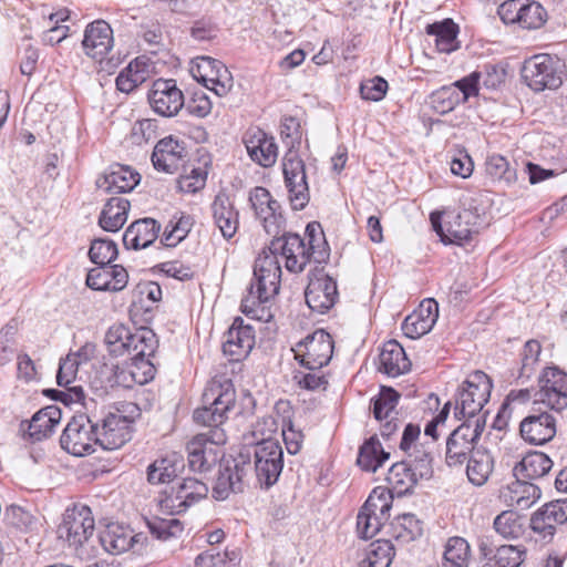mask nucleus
Segmentation results:
<instances>
[{"instance_id":"f257e3e1","label":"nucleus","mask_w":567,"mask_h":567,"mask_svg":"<svg viewBox=\"0 0 567 567\" xmlns=\"http://www.w3.org/2000/svg\"><path fill=\"white\" fill-rule=\"evenodd\" d=\"M270 245L262 249L255 260L254 279L243 298L240 309L251 318H264L265 303L279 292L281 267L279 257L285 267L293 274L302 272L306 266L313 260L317 264L329 259V246L319 223H309L306 227V237L297 234L284 233L272 236Z\"/></svg>"},{"instance_id":"f03ea898","label":"nucleus","mask_w":567,"mask_h":567,"mask_svg":"<svg viewBox=\"0 0 567 567\" xmlns=\"http://www.w3.org/2000/svg\"><path fill=\"white\" fill-rule=\"evenodd\" d=\"M280 135L288 145V151L282 158V173L288 199L293 210L303 209L309 200L310 193L306 175V165L295 150L301 141V126L297 118L286 116L281 121Z\"/></svg>"},{"instance_id":"7ed1b4c3","label":"nucleus","mask_w":567,"mask_h":567,"mask_svg":"<svg viewBox=\"0 0 567 567\" xmlns=\"http://www.w3.org/2000/svg\"><path fill=\"white\" fill-rule=\"evenodd\" d=\"M277 430L275 420L264 417L254 426L252 435H261L260 441L254 443L250 449V457L254 456L256 478L260 487L269 488L277 483L284 468V451L277 440L270 434Z\"/></svg>"},{"instance_id":"20e7f679","label":"nucleus","mask_w":567,"mask_h":567,"mask_svg":"<svg viewBox=\"0 0 567 567\" xmlns=\"http://www.w3.org/2000/svg\"><path fill=\"white\" fill-rule=\"evenodd\" d=\"M236 391L230 379H213L203 393L202 408L194 411L193 419L197 424L218 427L227 419V413L234 408Z\"/></svg>"},{"instance_id":"39448f33","label":"nucleus","mask_w":567,"mask_h":567,"mask_svg":"<svg viewBox=\"0 0 567 567\" xmlns=\"http://www.w3.org/2000/svg\"><path fill=\"white\" fill-rule=\"evenodd\" d=\"M525 84L534 92L557 90L566 76L561 60L547 53L535 54L526 59L520 70Z\"/></svg>"},{"instance_id":"423d86ee","label":"nucleus","mask_w":567,"mask_h":567,"mask_svg":"<svg viewBox=\"0 0 567 567\" xmlns=\"http://www.w3.org/2000/svg\"><path fill=\"white\" fill-rule=\"evenodd\" d=\"M140 414V409L134 403L123 405V410H117L116 413H109L101 427L96 424L99 445L107 451L122 447L131 440L132 424Z\"/></svg>"},{"instance_id":"0eeeda50","label":"nucleus","mask_w":567,"mask_h":567,"mask_svg":"<svg viewBox=\"0 0 567 567\" xmlns=\"http://www.w3.org/2000/svg\"><path fill=\"white\" fill-rule=\"evenodd\" d=\"M492 388V381L486 373L480 370L471 373L457 393L455 415L465 420L481 419L477 413L488 402Z\"/></svg>"},{"instance_id":"6e6552de","label":"nucleus","mask_w":567,"mask_h":567,"mask_svg":"<svg viewBox=\"0 0 567 567\" xmlns=\"http://www.w3.org/2000/svg\"><path fill=\"white\" fill-rule=\"evenodd\" d=\"M485 427V420H465L446 440L445 462L450 467L462 466L476 451V443Z\"/></svg>"},{"instance_id":"1a4fd4ad","label":"nucleus","mask_w":567,"mask_h":567,"mask_svg":"<svg viewBox=\"0 0 567 567\" xmlns=\"http://www.w3.org/2000/svg\"><path fill=\"white\" fill-rule=\"evenodd\" d=\"M251 471L250 451L240 452L236 457L227 461L219 470L213 497L225 501L230 494L244 492L246 478Z\"/></svg>"},{"instance_id":"9d476101","label":"nucleus","mask_w":567,"mask_h":567,"mask_svg":"<svg viewBox=\"0 0 567 567\" xmlns=\"http://www.w3.org/2000/svg\"><path fill=\"white\" fill-rule=\"evenodd\" d=\"M94 528L91 508L84 504H73L65 509L58 527V535L68 542L69 546L79 548L93 535Z\"/></svg>"},{"instance_id":"9b49d317","label":"nucleus","mask_w":567,"mask_h":567,"mask_svg":"<svg viewBox=\"0 0 567 567\" xmlns=\"http://www.w3.org/2000/svg\"><path fill=\"white\" fill-rule=\"evenodd\" d=\"M96 424L87 415L73 416L64 427L60 437L61 447L74 456H84L95 452L99 445Z\"/></svg>"},{"instance_id":"f8f14e48","label":"nucleus","mask_w":567,"mask_h":567,"mask_svg":"<svg viewBox=\"0 0 567 567\" xmlns=\"http://www.w3.org/2000/svg\"><path fill=\"white\" fill-rule=\"evenodd\" d=\"M292 351L295 359L305 369H322L332 358L333 340L328 332L319 329L299 341Z\"/></svg>"},{"instance_id":"ddd939ff","label":"nucleus","mask_w":567,"mask_h":567,"mask_svg":"<svg viewBox=\"0 0 567 567\" xmlns=\"http://www.w3.org/2000/svg\"><path fill=\"white\" fill-rule=\"evenodd\" d=\"M225 442L224 433L218 430L200 433L186 444L188 466L193 472H207L217 462L216 445Z\"/></svg>"},{"instance_id":"4468645a","label":"nucleus","mask_w":567,"mask_h":567,"mask_svg":"<svg viewBox=\"0 0 567 567\" xmlns=\"http://www.w3.org/2000/svg\"><path fill=\"white\" fill-rule=\"evenodd\" d=\"M339 292L336 280L323 271L316 269L309 274V282L305 290L308 307L318 313L328 312L337 302Z\"/></svg>"},{"instance_id":"2eb2a0df","label":"nucleus","mask_w":567,"mask_h":567,"mask_svg":"<svg viewBox=\"0 0 567 567\" xmlns=\"http://www.w3.org/2000/svg\"><path fill=\"white\" fill-rule=\"evenodd\" d=\"M207 493L208 487L205 483L194 477H187L165 493L159 503L161 508L171 515L181 514L204 498Z\"/></svg>"},{"instance_id":"dca6fc26","label":"nucleus","mask_w":567,"mask_h":567,"mask_svg":"<svg viewBox=\"0 0 567 567\" xmlns=\"http://www.w3.org/2000/svg\"><path fill=\"white\" fill-rule=\"evenodd\" d=\"M536 401L557 412L567 408V373L557 367L546 368L538 380Z\"/></svg>"},{"instance_id":"f3484780","label":"nucleus","mask_w":567,"mask_h":567,"mask_svg":"<svg viewBox=\"0 0 567 567\" xmlns=\"http://www.w3.org/2000/svg\"><path fill=\"white\" fill-rule=\"evenodd\" d=\"M249 203L268 235L277 236L284 230L285 218L279 212L280 204L271 197L267 188L257 186L251 189Z\"/></svg>"},{"instance_id":"a211bd4d","label":"nucleus","mask_w":567,"mask_h":567,"mask_svg":"<svg viewBox=\"0 0 567 567\" xmlns=\"http://www.w3.org/2000/svg\"><path fill=\"white\" fill-rule=\"evenodd\" d=\"M148 102L155 113L172 117L184 106V95L175 80L157 79L148 93Z\"/></svg>"},{"instance_id":"6ab92c4d","label":"nucleus","mask_w":567,"mask_h":567,"mask_svg":"<svg viewBox=\"0 0 567 567\" xmlns=\"http://www.w3.org/2000/svg\"><path fill=\"white\" fill-rule=\"evenodd\" d=\"M243 142L252 162L271 167L278 157V146L275 138L259 127H250L243 136Z\"/></svg>"},{"instance_id":"aec40b11","label":"nucleus","mask_w":567,"mask_h":567,"mask_svg":"<svg viewBox=\"0 0 567 567\" xmlns=\"http://www.w3.org/2000/svg\"><path fill=\"white\" fill-rule=\"evenodd\" d=\"M157 346L156 336L153 332L152 329L148 328H138L135 329V331L132 334V339L130 342V348L127 349V355L131 357V359L134 361V363L137 365L138 363L145 364L147 370L144 371V378L143 379H135V373L132 372L133 379L138 382L140 384L146 383L147 381L152 380L154 378V367L153 364L147 360L144 361V358L152 357L155 352Z\"/></svg>"},{"instance_id":"412c9836","label":"nucleus","mask_w":567,"mask_h":567,"mask_svg":"<svg viewBox=\"0 0 567 567\" xmlns=\"http://www.w3.org/2000/svg\"><path fill=\"white\" fill-rule=\"evenodd\" d=\"M224 339L223 351L233 361L245 359L255 346L254 329L251 326L245 324L240 317L234 319Z\"/></svg>"},{"instance_id":"4be33fe9","label":"nucleus","mask_w":567,"mask_h":567,"mask_svg":"<svg viewBox=\"0 0 567 567\" xmlns=\"http://www.w3.org/2000/svg\"><path fill=\"white\" fill-rule=\"evenodd\" d=\"M80 364L74 355H66L62 358L59 363L56 373V382L60 386H65L64 391L47 390L48 395H52L54 400L63 402L65 405L79 403L84 399V392L81 386H70L75 380Z\"/></svg>"},{"instance_id":"5701e85b","label":"nucleus","mask_w":567,"mask_h":567,"mask_svg":"<svg viewBox=\"0 0 567 567\" xmlns=\"http://www.w3.org/2000/svg\"><path fill=\"white\" fill-rule=\"evenodd\" d=\"M439 318V305L434 299H424L420 306L409 315L403 323L402 331L410 339H419L429 333Z\"/></svg>"},{"instance_id":"b1692460","label":"nucleus","mask_w":567,"mask_h":567,"mask_svg":"<svg viewBox=\"0 0 567 567\" xmlns=\"http://www.w3.org/2000/svg\"><path fill=\"white\" fill-rule=\"evenodd\" d=\"M522 437L535 445H543L556 435V419L548 412L532 413L519 425Z\"/></svg>"},{"instance_id":"393cba45","label":"nucleus","mask_w":567,"mask_h":567,"mask_svg":"<svg viewBox=\"0 0 567 567\" xmlns=\"http://www.w3.org/2000/svg\"><path fill=\"white\" fill-rule=\"evenodd\" d=\"M113 31L104 20L90 23L85 31L82 45L86 55L102 61L113 48Z\"/></svg>"},{"instance_id":"a878e982","label":"nucleus","mask_w":567,"mask_h":567,"mask_svg":"<svg viewBox=\"0 0 567 567\" xmlns=\"http://www.w3.org/2000/svg\"><path fill=\"white\" fill-rule=\"evenodd\" d=\"M186 155L184 143L173 136H167L155 145L152 163L157 171L173 174L182 166Z\"/></svg>"},{"instance_id":"bb28decb","label":"nucleus","mask_w":567,"mask_h":567,"mask_svg":"<svg viewBox=\"0 0 567 567\" xmlns=\"http://www.w3.org/2000/svg\"><path fill=\"white\" fill-rule=\"evenodd\" d=\"M61 421V410L54 405L45 406L33 414L30 421L20 424L23 437L40 442L50 436Z\"/></svg>"},{"instance_id":"cd10ccee","label":"nucleus","mask_w":567,"mask_h":567,"mask_svg":"<svg viewBox=\"0 0 567 567\" xmlns=\"http://www.w3.org/2000/svg\"><path fill=\"white\" fill-rule=\"evenodd\" d=\"M140 183V174L130 166L115 164L96 179L99 189L105 193H127Z\"/></svg>"},{"instance_id":"c85d7f7f","label":"nucleus","mask_w":567,"mask_h":567,"mask_svg":"<svg viewBox=\"0 0 567 567\" xmlns=\"http://www.w3.org/2000/svg\"><path fill=\"white\" fill-rule=\"evenodd\" d=\"M539 486L527 482L526 478H518L501 489L503 502L516 509L525 511L532 507L540 498Z\"/></svg>"},{"instance_id":"c756f323","label":"nucleus","mask_w":567,"mask_h":567,"mask_svg":"<svg viewBox=\"0 0 567 567\" xmlns=\"http://www.w3.org/2000/svg\"><path fill=\"white\" fill-rule=\"evenodd\" d=\"M212 212L214 223L223 237L233 238L238 230L239 214L229 196L225 193L217 194L212 204Z\"/></svg>"},{"instance_id":"7c9ffc66","label":"nucleus","mask_w":567,"mask_h":567,"mask_svg":"<svg viewBox=\"0 0 567 567\" xmlns=\"http://www.w3.org/2000/svg\"><path fill=\"white\" fill-rule=\"evenodd\" d=\"M159 231L161 225L153 218L135 220L126 228L123 244L127 249H144L157 239Z\"/></svg>"},{"instance_id":"2f4dec72","label":"nucleus","mask_w":567,"mask_h":567,"mask_svg":"<svg viewBox=\"0 0 567 567\" xmlns=\"http://www.w3.org/2000/svg\"><path fill=\"white\" fill-rule=\"evenodd\" d=\"M410 369L411 361L403 347L395 340L385 342L379 355V371L395 378L406 373Z\"/></svg>"},{"instance_id":"473e14b6","label":"nucleus","mask_w":567,"mask_h":567,"mask_svg":"<svg viewBox=\"0 0 567 567\" xmlns=\"http://www.w3.org/2000/svg\"><path fill=\"white\" fill-rule=\"evenodd\" d=\"M478 548L483 557L488 560L489 567H519L526 556V548L520 545H502L493 551L482 542Z\"/></svg>"},{"instance_id":"72a5a7b5","label":"nucleus","mask_w":567,"mask_h":567,"mask_svg":"<svg viewBox=\"0 0 567 567\" xmlns=\"http://www.w3.org/2000/svg\"><path fill=\"white\" fill-rule=\"evenodd\" d=\"M131 204L122 197H112L104 205L100 217L99 225L110 233L120 230L127 220Z\"/></svg>"},{"instance_id":"f704fd0d","label":"nucleus","mask_w":567,"mask_h":567,"mask_svg":"<svg viewBox=\"0 0 567 567\" xmlns=\"http://www.w3.org/2000/svg\"><path fill=\"white\" fill-rule=\"evenodd\" d=\"M466 475L474 486H483L494 470V457L484 447H477L466 460Z\"/></svg>"},{"instance_id":"c9c22d12","label":"nucleus","mask_w":567,"mask_h":567,"mask_svg":"<svg viewBox=\"0 0 567 567\" xmlns=\"http://www.w3.org/2000/svg\"><path fill=\"white\" fill-rule=\"evenodd\" d=\"M421 480L419 475L412 471L406 461L393 464L386 475V482L392 495L403 496L410 493L416 483Z\"/></svg>"},{"instance_id":"e433bc0d","label":"nucleus","mask_w":567,"mask_h":567,"mask_svg":"<svg viewBox=\"0 0 567 567\" xmlns=\"http://www.w3.org/2000/svg\"><path fill=\"white\" fill-rule=\"evenodd\" d=\"M103 549L112 555H118L130 550L131 529L117 523H111L99 534Z\"/></svg>"},{"instance_id":"4c0bfd02","label":"nucleus","mask_w":567,"mask_h":567,"mask_svg":"<svg viewBox=\"0 0 567 567\" xmlns=\"http://www.w3.org/2000/svg\"><path fill=\"white\" fill-rule=\"evenodd\" d=\"M553 467V461L543 452H529L514 467L518 478L537 480L545 476Z\"/></svg>"},{"instance_id":"58836bf2","label":"nucleus","mask_w":567,"mask_h":567,"mask_svg":"<svg viewBox=\"0 0 567 567\" xmlns=\"http://www.w3.org/2000/svg\"><path fill=\"white\" fill-rule=\"evenodd\" d=\"M389 457L390 453L384 451L379 439L373 435L360 446L357 464L361 470L374 473Z\"/></svg>"},{"instance_id":"ea45409f","label":"nucleus","mask_w":567,"mask_h":567,"mask_svg":"<svg viewBox=\"0 0 567 567\" xmlns=\"http://www.w3.org/2000/svg\"><path fill=\"white\" fill-rule=\"evenodd\" d=\"M184 467L183 458L173 453L165 457L154 461L147 468V480L152 484H162L171 482L177 476V473Z\"/></svg>"},{"instance_id":"a19ab883","label":"nucleus","mask_w":567,"mask_h":567,"mask_svg":"<svg viewBox=\"0 0 567 567\" xmlns=\"http://www.w3.org/2000/svg\"><path fill=\"white\" fill-rule=\"evenodd\" d=\"M148 65L143 58H136L116 78V87L123 93H131L148 78Z\"/></svg>"},{"instance_id":"79ce46f5","label":"nucleus","mask_w":567,"mask_h":567,"mask_svg":"<svg viewBox=\"0 0 567 567\" xmlns=\"http://www.w3.org/2000/svg\"><path fill=\"white\" fill-rule=\"evenodd\" d=\"M563 512L556 509L555 503H548L533 514L530 518V528L543 537L553 536L556 525L563 523Z\"/></svg>"},{"instance_id":"37998d69","label":"nucleus","mask_w":567,"mask_h":567,"mask_svg":"<svg viewBox=\"0 0 567 567\" xmlns=\"http://www.w3.org/2000/svg\"><path fill=\"white\" fill-rule=\"evenodd\" d=\"M471 558L468 542L460 536L450 537L444 546L442 567H468Z\"/></svg>"},{"instance_id":"c03bdc74","label":"nucleus","mask_w":567,"mask_h":567,"mask_svg":"<svg viewBox=\"0 0 567 567\" xmlns=\"http://www.w3.org/2000/svg\"><path fill=\"white\" fill-rule=\"evenodd\" d=\"M422 534L423 523L414 514H402L392 524V536L402 544L411 543Z\"/></svg>"},{"instance_id":"a18cd8bd","label":"nucleus","mask_w":567,"mask_h":567,"mask_svg":"<svg viewBox=\"0 0 567 567\" xmlns=\"http://www.w3.org/2000/svg\"><path fill=\"white\" fill-rule=\"evenodd\" d=\"M426 33L435 37V47L440 52L450 53L456 49L457 27L452 20L429 24Z\"/></svg>"},{"instance_id":"49530a36","label":"nucleus","mask_w":567,"mask_h":567,"mask_svg":"<svg viewBox=\"0 0 567 567\" xmlns=\"http://www.w3.org/2000/svg\"><path fill=\"white\" fill-rule=\"evenodd\" d=\"M476 218L477 217L470 210H463L460 213L455 217L454 221L449 223V234H445L444 241L447 240L450 243L457 244L468 241L472 238V235L478 231L475 224H472V220Z\"/></svg>"},{"instance_id":"de8ad7c7","label":"nucleus","mask_w":567,"mask_h":567,"mask_svg":"<svg viewBox=\"0 0 567 567\" xmlns=\"http://www.w3.org/2000/svg\"><path fill=\"white\" fill-rule=\"evenodd\" d=\"M495 532L505 539H517L525 533L524 519L516 511H504L493 523Z\"/></svg>"},{"instance_id":"09e8293b","label":"nucleus","mask_w":567,"mask_h":567,"mask_svg":"<svg viewBox=\"0 0 567 567\" xmlns=\"http://www.w3.org/2000/svg\"><path fill=\"white\" fill-rule=\"evenodd\" d=\"M395 555L392 543L388 539H378L368 546L365 558L360 567H389Z\"/></svg>"},{"instance_id":"8fccbe9b","label":"nucleus","mask_w":567,"mask_h":567,"mask_svg":"<svg viewBox=\"0 0 567 567\" xmlns=\"http://www.w3.org/2000/svg\"><path fill=\"white\" fill-rule=\"evenodd\" d=\"M193 227V219L189 215H174L166 225L161 244L167 247H174L179 244Z\"/></svg>"},{"instance_id":"3c124183","label":"nucleus","mask_w":567,"mask_h":567,"mask_svg":"<svg viewBox=\"0 0 567 567\" xmlns=\"http://www.w3.org/2000/svg\"><path fill=\"white\" fill-rule=\"evenodd\" d=\"M409 461L408 464L420 478H430L433 474V456L430 446L423 443L414 445L412 450L405 452Z\"/></svg>"},{"instance_id":"603ef678","label":"nucleus","mask_w":567,"mask_h":567,"mask_svg":"<svg viewBox=\"0 0 567 567\" xmlns=\"http://www.w3.org/2000/svg\"><path fill=\"white\" fill-rule=\"evenodd\" d=\"M400 393L390 386H382L378 396L372 399L373 415L378 421L386 420L396 414L395 408Z\"/></svg>"},{"instance_id":"864d4df0","label":"nucleus","mask_w":567,"mask_h":567,"mask_svg":"<svg viewBox=\"0 0 567 567\" xmlns=\"http://www.w3.org/2000/svg\"><path fill=\"white\" fill-rule=\"evenodd\" d=\"M393 495L385 488L377 487L369 495L360 508L371 515L379 516V519L388 520L392 507Z\"/></svg>"},{"instance_id":"5fc2aeb1","label":"nucleus","mask_w":567,"mask_h":567,"mask_svg":"<svg viewBox=\"0 0 567 567\" xmlns=\"http://www.w3.org/2000/svg\"><path fill=\"white\" fill-rule=\"evenodd\" d=\"M133 332L124 324H113L105 334V343L111 354L124 355L127 353Z\"/></svg>"},{"instance_id":"6e6d98bb","label":"nucleus","mask_w":567,"mask_h":567,"mask_svg":"<svg viewBox=\"0 0 567 567\" xmlns=\"http://www.w3.org/2000/svg\"><path fill=\"white\" fill-rule=\"evenodd\" d=\"M150 533L159 540L178 537L183 533V524L177 518L153 517L146 520Z\"/></svg>"},{"instance_id":"4d7b16f0","label":"nucleus","mask_w":567,"mask_h":567,"mask_svg":"<svg viewBox=\"0 0 567 567\" xmlns=\"http://www.w3.org/2000/svg\"><path fill=\"white\" fill-rule=\"evenodd\" d=\"M540 352L542 346L537 340L532 339L524 344L520 353L522 365L518 379L528 380L534 374L538 364Z\"/></svg>"},{"instance_id":"13d9d810","label":"nucleus","mask_w":567,"mask_h":567,"mask_svg":"<svg viewBox=\"0 0 567 567\" xmlns=\"http://www.w3.org/2000/svg\"><path fill=\"white\" fill-rule=\"evenodd\" d=\"M485 168L487 175L495 181H504L505 183L511 184L516 179L515 169H512L508 161L499 154L488 156Z\"/></svg>"},{"instance_id":"bf43d9fd","label":"nucleus","mask_w":567,"mask_h":567,"mask_svg":"<svg viewBox=\"0 0 567 567\" xmlns=\"http://www.w3.org/2000/svg\"><path fill=\"white\" fill-rule=\"evenodd\" d=\"M89 257L97 266H109L117 257V246L112 240L95 239L90 247Z\"/></svg>"},{"instance_id":"052dcab7","label":"nucleus","mask_w":567,"mask_h":567,"mask_svg":"<svg viewBox=\"0 0 567 567\" xmlns=\"http://www.w3.org/2000/svg\"><path fill=\"white\" fill-rule=\"evenodd\" d=\"M220 63L221 61L210 56L197 58L196 64L193 65L190 70L192 75L196 81L203 83L207 89H209L219 71L217 64Z\"/></svg>"},{"instance_id":"680f3d73","label":"nucleus","mask_w":567,"mask_h":567,"mask_svg":"<svg viewBox=\"0 0 567 567\" xmlns=\"http://www.w3.org/2000/svg\"><path fill=\"white\" fill-rule=\"evenodd\" d=\"M522 19L518 20V24L524 29H537L540 28L546 21V10L538 2L526 0L523 3L520 10Z\"/></svg>"},{"instance_id":"e2e57ef3","label":"nucleus","mask_w":567,"mask_h":567,"mask_svg":"<svg viewBox=\"0 0 567 567\" xmlns=\"http://www.w3.org/2000/svg\"><path fill=\"white\" fill-rule=\"evenodd\" d=\"M4 520L17 529L28 532L33 529L37 518L19 505H10L4 512Z\"/></svg>"},{"instance_id":"0e129e2a","label":"nucleus","mask_w":567,"mask_h":567,"mask_svg":"<svg viewBox=\"0 0 567 567\" xmlns=\"http://www.w3.org/2000/svg\"><path fill=\"white\" fill-rule=\"evenodd\" d=\"M293 380L300 388L310 391L326 389L328 384V380L322 372V369L308 370V372L298 371L295 374Z\"/></svg>"},{"instance_id":"69168bd1","label":"nucleus","mask_w":567,"mask_h":567,"mask_svg":"<svg viewBox=\"0 0 567 567\" xmlns=\"http://www.w3.org/2000/svg\"><path fill=\"white\" fill-rule=\"evenodd\" d=\"M385 520L379 519V516L371 515L362 509L357 516V530L361 538H372L381 528Z\"/></svg>"},{"instance_id":"338daca9","label":"nucleus","mask_w":567,"mask_h":567,"mask_svg":"<svg viewBox=\"0 0 567 567\" xmlns=\"http://www.w3.org/2000/svg\"><path fill=\"white\" fill-rule=\"evenodd\" d=\"M66 18L68 14L65 12H56L50 16V20L53 21L55 25L43 33L42 41L44 44L54 45L62 42L68 37L69 27L58 24Z\"/></svg>"},{"instance_id":"774afa93","label":"nucleus","mask_w":567,"mask_h":567,"mask_svg":"<svg viewBox=\"0 0 567 567\" xmlns=\"http://www.w3.org/2000/svg\"><path fill=\"white\" fill-rule=\"evenodd\" d=\"M388 87V82L383 78L374 76L361 83L360 93L362 99L378 102L384 97Z\"/></svg>"}]
</instances>
